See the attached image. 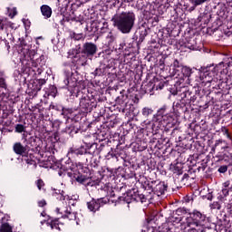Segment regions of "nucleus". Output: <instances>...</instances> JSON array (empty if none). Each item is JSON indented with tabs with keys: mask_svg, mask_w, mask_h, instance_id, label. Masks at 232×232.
<instances>
[{
	"mask_svg": "<svg viewBox=\"0 0 232 232\" xmlns=\"http://www.w3.org/2000/svg\"><path fill=\"white\" fill-rule=\"evenodd\" d=\"M110 202L109 198H92L91 201L87 202V208L89 211H92V213H97L102 206H105V204H108Z\"/></svg>",
	"mask_w": 232,
	"mask_h": 232,
	"instance_id": "obj_15",
	"label": "nucleus"
},
{
	"mask_svg": "<svg viewBox=\"0 0 232 232\" xmlns=\"http://www.w3.org/2000/svg\"><path fill=\"white\" fill-rule=\"evenodd\" d=\"M141 90H143L144 93H151L155 90V82L150 81L145 85L142 84Z\"/></svg>",
	"mask_w": 232,
	"mask_h": 232,
	"instance_id": "obj_45",
	"label": "nucleus"
},
{
	"mask_svg": "<svg viewBox=\"0 0 232 232\" xmlns=\"http://www.w3.org/2000/svg\"><path fill=\"white\" fill-rule=\"evenodd\" d=\"M81 49L82 59L83 60V65L86 64L88 59H93L97 54L99 48L97 44L92 42H86L82 44Z\"/></svg>",
	"mask_w": 232,
	"mask_h": 232,
	"instance_id": "obj_11",
	"label": "nucleus"
},
{
	"mask_svg": "<svg viewBox=\"0 0 232 232\" xmlns=\"http://www.w3.org/2000/svg\"><path fill=\"white\" fill-rule=\"evenodd\" d=\"M34 64L36 66H45L46 64V57L44 54L40 55L38 58L36 56L35 60L34 61Z\"/></svg>",
	"mask_w": 232,
	"mask_h": 232,
	"instance_id": "obj_49",
	"label": "nucleus"
},
{
	"mask_svg": "<svg viewBox=\"0 0 232 232\" xmlns=\"http://www.w3.org/2000/svg\"><path fill=\"white\" fill-rule=\"evenodd\" d=\"M221 193H223L227 197H229V193H232L231 180H227V181L222 183Z\"/></svg>",
	"mask_w": 232,
	"mask_h": 232,
	"instance_id": "obj_37",
	"label": "nucleus"
},
{
	"mask_svg": "<svg viewBox=\"0 0 232 232\" xmlns=\"http://www.w3.org/2000/svg\"><path fill=\"white\" fill-rule=\"evenodd\" d=\"M116 104L113 107L107 108L111 111L117 110L120 113H124L126 111V106H128V92L122 90L120 95L115 99Z\"/></svg>",
	"mask_w": 232,
	"mask_h": 232,
	"instance_id": "obj_13",
	"label": "nucleus"
},
{
	"mask_svg": "<svg viewBox=\"0 0 232 232\" xmlns=\"http://www.w3.org/2000/svg\"><path fill=\"white\" fill-rule=\"evenodd\" d=\"M62 218H67L68 220H75L77 218V213L72 211V208H69V209L67 208L66 210H64Z\"/></svg>",
	"mask_w": 232,
	"mask_h": 232,
	"instance_id": "obj_41",
	"label": "nucleus"
},
{
	"mask_svg": "<svg viewBox=\"0 0 232 232\" xmlns=\"http://www.w3.org/2000/svg\"><path fill=\"white\" fill-rule=\"evenodd\" d=\"M13 151H14L15 155L26 157V155H28V151H30V146H28L27 144L23 145V143L21 142H15L13 145Z\"/></svg>",
	"mask_w": 232,
	"mask_h": 232,
	"instance_id": "obj_26",
	"label": "nucleus"
},
{
	"mask_svg": "<svg viewBox=\"0 0 232 232\" xmlns=\"http://www.w3.org/2000/svg\"><path fill=\"white\" fill-rule=\"evenodd\" d=\"M174 215H178L179 218H175L177 222L182 220V217L186 216L185 226L190 227L191 232H206V222H208V217L206 214L194 209L192 212L187 208H179L175 210Z\"/></svg>",
	"mask_w": 232,
	"mask_h": 232,
	"instance_id": "obj_2",
	"label": "nucleus"
},
{
	"mask_svg": "<svg viewBox=\"0 0 232 232\" xmlns=\"http://www.w3.org/2000/svg\"><path fill=\"white\" fill-rule=\"evenodd\" d=\"M113 26L117 28L121 34H131L135 26V21H137V15L133 11L121 12L116 14L111 19Z\"/></svg>",
	"mask_w": 232,
	"mask_h": 232,
	"instance_id": "obj_5",
	"label": "nucleus"
},
{
	"mask_svg": "<svg viewBox=\"0 0 232 232\" xmlns=\"http://www.w3.org/2000/svg\"><path fill=\"white\" fill-rule=\"evenodd\" d=\"M153 126L151 127V132H149L148 130H146V133L144 134L143 142H146V144H148V142H151V140L150 139V135H153V137H158V138H154L158 139V142L159 144H169V139L168 138H163L162 135L160 134V129H159V133L158 134H153Z\"/></svg>",
	"mask_w": 232,
	"mask_h": 232,
	"instance_id": "obj_21",
	"label": "nucleus"
},
{
	"mask_svg": "<svg viewBox=\"0 0 232 232\" xmlns=\"http://www.w3.org/2000/svg\"><path fill=\"white\" fill-rule=\"evenodd\" d=\"M172 95H179L188 106L195 103V101L200 97V89L198 87H189L184 85L182 82H176L173 87L168 89Z\"/></svg>",
	"mask_w": 232,
	"mask_h": 232,
	"instance_id": "obj_4",
	"label": "nucleus"
},
{
	"mask_svg": "<svg viewBox=\"0 0 232 232\" xmlns=\"http://www.w3.org/2000/svg\"><path fill=\"white\" fill-rule=\"evenodd\" d=\"M69 37L72 41H84L85 37L82 33L77 34L74 31H70L69 32Z\"/></svg>",
	"mask_w": 232,
	"mask_h": 232,
	"instance_id": "obj_44",
	"label": "nucleus"
},
{
	"mask_svg": "<svg viewBox=\"0 0 232 232\" xmlns=\"http://www.w3.org/2000/svg\"><path fill=\"white\" fill-rule=\"evenodd\" d=\"M57 87L55 85H49V88L46 89L45 91V95H47L48 97H57Z\"/></svg>",
	"mask_w": 232,
	"mask_h": 232,
	"instance_id": "obj_47",
	"label": "nucleus"
},
{
	"mask_svg": "<svg viewBox=\"0 0 232 232\" xmlns=\"http://www.w3.org/2000/svg\"><path fill=\"white\" fill-rule=\"evenodd\" d=\"M168 191V183L166 181H157L154 184V188L152 190V196L157 195V197H162Z\"/></svg>",
	"mask_w": 232,
	"mask_h": 232,
	"instance_id": "obj_24",
	"label": "nucleus"
},
{
	"mask_svg": "<svg viewBox=\"0 0 232 232\" xmlns=\"http://www.w3.org/2000/svg\"><path fill=\"white\" fill-rule=\"evenodd\" d=\"M47 226L51 227V229H57V231H62L61 227L63 226L62 223L59 222V218H54L47 221Z\"/></svg>",
	"mask_w": 232,
	"mask_h": 232,
	"instance_id": "obj_40",
	"label": "nucleus"
},
{
	"mask_svg": "<svg viewBox=\"0 0 232 232\" xmlns=\"http://www.w3.org/2000/svg\"><path fill=\"white\" fill-rule=\"evenodd\" d=\"M36 187L38 188L39 191H41L42 189H44V191H46V189H44V180H43L42 179H39L35 181Z\"/></svg>",
	"mask_w": 232,
	"mask_h": 232,
	"instance_id": "obj_64",
	"label": "nucleus"
},
{
	"mask_svg": "<svg viewBox=\"0 0 232 232\" xmlns=\"http://www.w3.org/2000/svg\"><path fill=\"white\" fill-rule=\"evenodd\" d=\"M0 232H12V227L8 223H4L0 227Z\"/></svg>",
	"mask_w": 232,
	"mask_h": 232,
	"instance_id": "obj_60",
	"label": "nucleus"
},
{
	"mask_svg": "<svg viewBox=\"0 0 232 232\" xmlns=\"http://www.w3.org/2000/svg\"><path fill=\"white\" fill-rule=\"evenodd\" d=\"M73 179L78 182V184L84 186L85 188H93V186H101L102 184L99 179H93V176H92V170L87 167L82 168L81 171L74 173Z\"/></svg>",
	"mask_w": 232,
	"mask_h": 232,
	"instance_id": "obj_7",
	"label": "nucleus"
},
{
	"mask_svg": "<svg viewBox=\"0 0 232 232\" xmlns=\"http://www.w3.org/2000/svg\"><path fill=\"white\" fill-rule=\"evenodd\" d=\"M232 84H228L227 82H221L218 84V90L221 92H227V90H231Z\"/></svg>",
	"mask_w": 232,
	"mask_h": 232,
	"instance_id": "obj_54",
	"label": "nucleus"
},
{
	"mask_svg": "<svg viewBox=\"0 0 232 232\" xmlns=\"http://www.w3.org/2000/svg\"><path fill=\"white\" fill-rule=\"evenodd\" d=\"M136 140H144V135H146V130L141 128L134 133Z\"/></svg>",
	"mask_w": 232,
	"mask_h": 232,
	"instance_id": "obj_55",
	"label": "nucleus"
},
{
	"mask_svg": "<svg viewBox=\"0 0 232 232\" xmlns=\"http://www.w3.org/2000/svg\"><path fill=\"white\" fill-rule=\"evenodd\" d=\"M186 48H188V50H197V44H195V39H190L186 44Z\"/></svg>",
	"mask_w": 232,
	"mask_h": 232,
	"instance_id": "obj_62",
	"label": "nucleus"
},
{
	"mask_svg": "<svg viewBox=\"0 0 232 232\" xmlns=\"http://www.w3.org/2000/svg\"><path fill=\"white\" fill-rule=\"evenodd\" d=\"M74 111H77V108L63 107L61 115H63V119H66V121H70Z\"/></svg>",
	"mask_w": 232,
	"mask_h": 232,
	"instance_id": "obj_33",
	"label": "nucleus"
},
{
	"mask_svg": "<svg viewBox=\"0 0 232 232\" xmlns=\"http://www.w3.org/2000/svg\"><path fill=\"white\" fill-rule=\"evenodd\" d=\"M0 88L2 90H8V83H6V72L5 70L0 69Z\"/></svg>",
	"mask_w": 232,
	"mask_h": 232,
	"instance_id": "obj_39",
	"label": "nucleus"
},
{
	"mask_svg": "<svg viewBox=\"0 0 232 232\" xmlns=\"http://www.w3.org/2000/svg\"><path fill=\"white\" fill-rule=\"evenodd\" d=\"M224 72V63H219L218 65H209L207 67H201L198 71L199 79L203 84H212L218 81V77L222 75Z\"/></svg>",
	"mask_w": 232,
	"mask_h": 232,
	"instance_id": "obj_6",
	"label": "nucleus"
},
{
	"mask_svg": "<svg viewBox=\"0 0 232 232\" xmlns=\"http://www.w3.org/2000/svg\"><path fill=\"white\" fill-rule=\"evenodd\" d=\"M40 12L44 17V19H50L53 11L52 10L51 6L48 5H43L40 6Z\"/></svg>",
	"mask_w": 232,
	"mask_h": 232,
	"instance_id": "obj_32",
	"label": "nucleus"
},
{
	"mask_svg": "<svg viewBox=\"0 0 232 232\" xmlns=\"http://www.w3.org/2000/svg\"><path fill=\"white\" fill-rule=\"evenodd\" d=\"M193 160L195 161V165L197 166H199V164L206 159H208V155H205V154H199V155H197V156H193Z\"/></svg>",
	"mask_w": 232,
	"mask_h": 232,
	"instance_id": "obj_57",
	"label": "nucleus"
},
{
	"mask_svg": "<svg viewBox=\"0 0 232 232\" xmlns=\"http://www.w3.org/2000/svg\"><path fill=\"white\" fill-rule=\"evenodd\" d=\"M224 142H226V140L222 139L216 140L211 148V153H215V151L220 148L221 150L215 156V158L218 159L217 162L224 160V162H229V166H232V152H229L231 148L229 146H223Z\"/></svg>",
	"mask_w": 232,
	"mask_h": 232,
	"instance_id": "obj_8",
	"label": "nucleus"
},
{
	"mask_svg": "<svg viewBox=\"0 0 232 232\" xmlns=\"http://www.w3.org/2000/svg\"><path fill=\"white\" fill-rule=\"evenodd\" d=\"M93 108H97V99L90 98L88 95H83L80 99L79 110L82 117H86L88 113H92Z\"/></svg>",
	"mask_w": 232,
	"mask_h": 232,
	"instance_id": "obj_10",
	"label": "nucleus"
},
{
	"mask_svg": "<svg viewBox=\"0 0 232 232\" xmlns=\"http://www.w3.org/2000/svg\"><path fill=\"white\" fill-rule=\"evenodd\" d=\"M169 114V111L168 105H163L160 109H158L157 112L153 115L151 121L152 124V133L153 135H159V130H160V124L165 119H168V115Z\"/></svg>",
	"mask_w": 232,
	"mask_h": 232,
	"instance_id": "obj_9",
	"label": "nucleus"
},
{
	"mask_svg": "<svg viewBox=\"0 0 232 232\" xmlns=\"http://www.w3.org/2000/svg\"><path fill=\"white\" fill-rule=\"evenodd\" d=\"M215 227H216V231L231 232V225H229V223H227L226 221H222V220L218 221Z\"/></svg>",
	"mask_w": 232,
	"mask_h": 232,
	"instance_id": "obj_29",
	"label": "nucleus"
},
{
	"mask_svg": "<svg viewBox=\"0 0 232 232\" xmlns=\"http://www.w3.org/2000/svg\"><path fill=\"white\" fill-rule=\"evenodd\" d=\"M81 130V122L77 121H72V123L69 126L65 127V130H62V133H68L70 137L77 135Z\"/></svg>",
	"mask_w": 232,
	"mask_h": 232,
	"instance_id": "obj_23",
	"label": "nucleus"
},
{
	"mask_svg": "<svg viewBox=\"0 0 232 232\" xmlns=\"http://www.w3.org/2000/svg\"><path fill=\"white\" fill-rule=\"evenodd\" d=\"M148 144L142 140H137L133 144V151H144V150H147Z\"/></svg>",
	"mask_w": 232,
	"mask_h": 232,
	"instance_id": "obj_42",
	"label": "nucleus"
},
{
	"mask_svg": "<svg viewBox=\"0 0 232 232\" xmlns=\"http://www.w3.org/2000/svg\"><path fill=\"white\" fill-rule=\"evenodd\" d=\"M83 142L85 146L82 145L80 147H71L67 152V157L69 159H82V164L91 166L92 168H96L97 163H95L93 155L97 150L98 145L94 141H88V140H85Z\"/></svg>",
	"mask_w": 232,
	"mask_h": 232,
	"instance_id": "obj_3",
	"label": "nucleus"
},
{
	"mask_svg": "<svg viewBox=\"0 0 232 232\" xmlns=\"http://www.w3.org/2000/svg\"><path fill=\"white\" fill-rule=\"evenodd\" d=\"M24 159L29 166H36L37 165V157L30 151L27 152L25 156H24Z\"/></svg>",
	"mask_w": 232,
	"mask_h": 232,
	"instance_id": "obj_35",
	"label": "nucleus"
},
{
	"mask_svg": "<svg viewBox=\"0 0 232 232\" xmlns=\"http://www.w3.org/2000/svg\"><path fill=\"white\" fill-rule=\"evenodd\" d=\"M189 3H191L192 6L190 7V10H195L197 6H200L204 5V3H208L209 0H188Z\"/></svg>",
	"mask_w": 232,
	"mask_h": 232,
	"instance_id": "obj_53",
	"label": "nucleus"
},
{
	"mask_svg": "<svg viewBox=\"0 0 232 232\" xmlns=\"http://www.w3.org/2000/svg\"><path fill=\"white\" fill-rule=\"evenodd\" d=\"M105 159L110 160L111 159H114L117 162L119 159H121L124 162H126V159H128V152L124 149H121L117 147L114 150H111L106 156Z\"/></svg>",
	"mask_w": 232,
	"mask_h": 232,
	"instance_id": "obj_18",
	"label": "nucleus"
},
{
	"mask_svg": "<svg viewBox=\"0 0 232 232\" xmlns=\"http://www.w3.org/2000/svg\"><path fill=\"white\" fill-rule=\"evenodd\" d=\"M210 209H222V203L220 201H214L209 205Z\"/></svg>",
	"mask_w": 232,
	"mask_h": 232,
	"instance_id": "obj_63",
	"label": "nucleus"
},
{
	"mask_svg": "<svg viewBox=\"0 0 232 232\" xmlns=\"http://www.w3.org/2000/svg\"><path fill=\"white\" fill-rule=\"evenodd\" d=\"M68 58L72 59V63L74 66H84L82 54H81V47L79 49L69 50Z\"/></svg>",
	"mask_w": 232,
	"mask_h": 232,
	"instance_id": "obj_19",
	"label": "nucleus"
},
{
	"mask_svg": "<svg viewBox=\"0 0 232 232\" xmlns=\"http://www.w3.org/2000/svg\"><path fill=\"white\" fill-rule=\"evenodd\" d=\"M54 166L56 167V169H59L58 171L59 177H63L65 171H73V169H75L73 162H72V158H69L65 161H62V163L57 162Z\"/></svg>",
	"mask_w": 232,
	"mask_h": 232,
	"instance_id": "obj_20",
	"label": "nucleus"
},
{
	"mask_svg": "<svg viewBox=\"0 0 232 232\" xmlns=\"http://www.w3.org/2000/svg\"><path fill=\"white\" fill-rule=\"evenodd\" d=\"M85 30H87V32H89V34H91V35H93V34H95L97 32V25H95V24H91V26L89 27L88 25L85 27Z\"/></svg>",
	"mask_w": 232,
	"mask_h": 232,
	"instance_id": "obj_61",
	"label": "nucleus"
},
{
	"mask_svg": "<svg viewBox=\"0 0 232 232\" xmlns=\"http://www.w3.org/2000/svg\"><path fill=\"white\" fill-rule=\"evenodd\" d=\"M172 108L177 117H180V115L188 113V111H189V108H191V105H188V103H187L180 98V100H179L178 102H173Z\"/></svg>",
	"mask_w": 232,
	"mask_h": 232,
	"instance_id": "obj_16",
	"label": "nucleus"
},
{
	"mask_svg": "<svg viewBox=\"0 0 232 232\" xmlns=\"http://www.w3.org/2000/svg\"><path fill=\"white\" fill-rule=\"evenodd\" d=\"M123 179H133L135 177L137 182H139V176L135 173L133 168H125L124 173L122 174Z\"/></svg>",
	"mask_w": 232,
	"mask_h": 232,
	"instance_id": "obj_34",
	"label": "nucleus"
},
{
	"mask_svg": "<svg viewBox=\"0 0 232 232\" xmlns=\"http://www.w3.org/2000/svg\"><path fill=\"white\" fill-rule=\"evenodd\" d=\"M183 77H188V79H193V75L195 74V72H197V69H192L188 66H183L180 70Z\"/></svg>",
	"mask_w": 232,
	"mask_h": 232,
	"instance_id": "obj_36",
	"label": "nucleus"
},
{
	"mask_svg": "<svg viewBox=\"0 0 232 232\" xmlns=\"http://www.w3.org/2000/svg\"><path fill=\"white\" fill-rule=\"evenodd\" d=\"M213 93H209L208 95L202 97V99H205V104H200V108H204V110L209 108V106H212V104H215V98H213Z\"/></svg>",
	"mask_w": 232,
	"mask_h": 232,
	"instance_id": "obj_38",
	"label": "nucleus"
},
{
	"mask_svg": "<svg viewBox=\"0 0 232 232\" xmlns=\"http://www.w3.org/2000/svg\"><path fill=\"white\" fill-rule=\"evenodd\" d=\"M124 195H126V192L122 195V196H118L117 194H115V191H111V198H112V202H115V204H121V202H123L125 204H128L126 201H124V199H119V198L121 197H124ZM117 197V198H115Z\"/></svg>",
	"mask_w": 232,
	"mask_h": 232,
	"instance_id": "obj_52",
	"label": "nucleus"
},
{
	"mask_svg": "<svg viewBox=\"0 0 232 232\" xmlns=\"http://www.w3.org/2000/svg\"><path fill=\"white\" fill-rule=\"evenodd\" d=\"M209 162V156H207L205 160H203L198 166V170L205 171V169L208 168V163Z\"/></svg>",
	"mask_w": 232,
	"mask_h": 232,
	"instance_id": "obj_56",
	"label": "nucleus"
},
{
	"mask_svg": "<svg viewBox=\"0 0 232 232\" xmlns=\"http://www.w3.org/2000/svg\"><path fill=\"white\" fill-rule=\"evenodd\" d=\"M12 24V22L8 21V18L0 16V30H5Z\"/></svg>",
	"mask_w": 232,
	"mask_h": 232,
	"instance_id": "obj_50",
	"label": "nucleus"
},
{
	"mask_svg": "<svg viewBox=\"0 0 232 232\" xmlns=\"http://www.w3.org/2000/svg\"><path fill=\"white\" fill-rule=\"evenodd\" d=\"M64 106L61 105V103L51 102L49 105V110H53L54 111H63V108Z\"/></svg>",
	"mask_w": 232,
	"mask_h": 232,
	"instance_id": "obj_58",
	"label": "nucleus"
},
{
	"mask_svg": "<svg viewBox=\"0 0 232 232\" xmlns=\"http://www.w3.org/2000/svg\"><path fill=\"white\" fill-rule=\"evenodd\" d=\"M136 179H138L143 193H140L139 189L132 188L131 190H128L122 197H120L119 200H124L127 204H131V202H141V204H144V202H148V200L153 198V189L156 180L149 179L142 174H140L139 178Z\"/></svg>",
	"mask_w": 232,
	"mask_h": 232,
	"instance_id": "obj_1",
	"label": "nucleus"
},
{
	"mask_svg": "<svg viewBox=\"0 0 232 232\" xmlns=\"http://www.w3.org/2000/svg\"><path fill=\"white\" fill-rule=\"evenodd\" d=\"M172 66L173 70H176V72H180V70H182L184 67V65H182V63H180V62H179L177 59L174 60Z\"/></svg>",
	"mask_w": 232,
	"mask_h": 232,
	"instance_id": "obj_59",
	"label": "nucleus"
},
{
	"mask_svg": "<svg viewBox=\"0 0 232 232\" xmlns=\"http://www.w3.org/2000/svg\"><path fill=\"white\" fill-rule=\"evenodd\" d=\"M150 25H148L146 22H144L141 25L139 26L133 37V39H135L136 37V41L137 39H139L137 41L138 46L139 44H142V43H144V39H146L148 34H150Z\"/></svg>",
	"mask_w": 232,
	"mask_h": 232,
	"instance_id": "obj_14",
	"label": "nucleus"
},
{
	"mask_svg": "<svg viewBox=\"0 0 232 232\" xmlns=\"http://www.w3.org/2000/svg\"><path fill=\"white\" fill-rule=\"evenodd\" d=\"M44 72V69L41 65L34 64L32 61H23L21 73L24 75H32V77L35 75H41Z\"/></svg>",
	"mask_w": 232,
	"mask_h": 232,
	"instance_id": "obj_12",
	"label": "nucleus"
},
{
	"mask_svg": "<svg viewBox=\"0 0 232 232\" xmlns=\"http://www.w3.org/2000/svg\"><path fill=\"white\" fill-rule=\"evenodd\" d=\"M63 82H64L65 86H67V90H68V92H70L71 95H73V93H75V92H77V90H78L77 81L70 82V78L68 76H66L65 79L63 80Z\"/></svg>",
	"mask_w": 232,
	"mask_h": 232,
	"instance_id": "obj_31",
	"label": "nucleus"
},
{
	"mask_svg": "<svg viewBox=\"0 0 232 232\" xmlns=\"http://www.w3.org/2000/svg\"><path fill=\"white\" fill-rule=\"evenodd\" d=\"M141 115L144 117V119H146L147 121H150V117H153L154 114V111L150 108V107H144L141 110Z\"/></svg>",
	"mask_w": 232,
	"mask_h": 232,
	"instance_id": "obj_43",
	"label": "nucleus"
},
{
	"mask_svg": "<svg viewBox=\"0 0 232 232\" xmlns=\"http://www.w3.org/2000/svg\"><path fill=\"white\" fill-rule=\"evenodd\" d=\"M170 169L175 177H180V175H183L184 173V163L177 162L176 164L172 165Z\"/></svg>",
	"mask_w": 232,
	"mask_h": 232,
	"instance_id": "obj_30",
	"label": "nucleus"
},
{
	"mask_svg": "<svg viewBox=\"0 0 232 232\" xmlns=\"http://www.w3.org/2000/svg\"><path fill=\"white\" fill-rule=\"evenodd\" d=\"M220 26H222V21L220 18H218L211 27L207 28V34L208 35H212V37H220L222 35V30H220Z\"/></svg>",
	"mask_w": 232,
	"mask_h": 232,
	"instance_id": "obj_22",
	"label": "nucleus"
},
{
	"mask_svg": "<svg viewBox=\"0 0 232 232\" xmlns=\"http://www.w3.org/2000/svg\"><path fill=\"white\" fill-rule=\"evenodd\" d=\"M17 14H19L17 7H6L5 9V15H7L9 19H14Z\"/></svg>",
	"mask_w": 232,
	"mask_h": 232,
	"instance_id": "obj_46",
	"label": "nucleus"
},
{
	"mask_svg": "<svg viewBox=\"0 0 232 232\" xmlns=\"http://www.w3.org/2000/svg\"><path fill=\"white\" fill-rule=\"evenodd\" d=\"M44 84H46V80L44 79H38L34 81L31 90H32V93L33 95H37L38 92H41L43 86H44Z\"/></svg>",
	"mask_w": 232,
	"mask_h": 232,
	"instance_id": "obj_27",
	"label": "nucleus"
},
{
	"mask_svg": "<svg viewBox=\"0 0 232 232\" xmlns=\"http://www.w3.org/2000/svg\"><path fill=\"white\" fill-rule=\"evenodd\" d=\"M26 145L32 148H30V151H34V153L39 155L43 148V140L37 136H31L28 138Z\"/></svg>",
	"mask_w": 232,
	"mask_h": 232,
	"instance_id": "obj_17",
	"label": "nucleus"
},
{
	"mask_svg": "<svg viewBox=\"0 0 232 232\" xmlns=\"http://www.w3.org/2000/svg\"><path fill=\"white\" fill-rule=\"evenodd\" d=\"M176 124H177V119L169 113L167 115V118H165L162 121V123H160V127L162 128V126H163V128H165V130H169V128H175ZM160 128V133H162L163 130Z\"/></svg>",
	"mask_w": 232,
	"mask_h": 232,
	"instance_id": "obj_25",
	"label": "nucleus"
},
{
	"mask_svg": "<svg viewBox=\"0 0 232 232\" xmlns=\"http://www.w3.org/2000/svg\"><path fill=\"white\" fill-rule=\"evenodd\" d=\"M145 19H147V23L146 24H150V26H157V24H159V16L157 15H151L149 18L146 17Z\"/></svg>",
	"mask_w": 232,
	"mask_h": 232,
	"instance_id": "obj_51",
	"label": "nucleus"
},
{
	"mask_svg": "<svg viewBox=\"0 0 232 232\" xmlns=\"http://www.w3.org/2000/svg\"><path fill=\"white\" fill-rule=\"evenodd\" d=\"M175 181L179 184V186L177 187V189H180L182 186H191V177L189 176V173H185L180 179L177 178Z\"/></svg>",
	"mask_w": 232,
	"mask_h": 232,
	"instance_id": "obj_28",
	"label": "nucleus"
},
{
	"mask_svg": "<svg viewBox=\"0 0 232 232\" xmlns=\"http://www.w3.org/2000/svg\"><path fill=\"white\" fill-rule=\"evenodd\" d=\"M39 56V54H37V52L34 49L29 50L27 53V59H26V55L24 56L25 59L23 61H32V63H34L35 61V59H37V57Z\"/></svg>",
	"mask_w": 232,
	"mask_h": 232,
	"instance_id": "obj_48",
	"label": "nucleus"
}]
</instances>
